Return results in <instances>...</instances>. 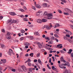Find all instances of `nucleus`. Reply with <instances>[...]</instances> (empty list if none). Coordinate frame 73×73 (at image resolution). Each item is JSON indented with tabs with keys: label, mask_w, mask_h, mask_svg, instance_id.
I'll use <instances>...</instances> for the list:
<instances>
[{
	"label": "nucleus",
	"mask_w": 73,
	"mask_h": 73,
	"mask_svg": "<svg viewBox=\"0 0 73 73\" xmlns=\"http://www.w3.org/2000/svg\"><path fill=\"white\" fill-rule=\"evenodd\" d=\"M64 15H69V13H68L64 12Z\"/></svg>",
	"instance_id": "35"
},
{
	"label": "nucleus",
	"mask_w": 73,
	"mask_h": 73,
	"mask_svg": "<svg viewBox=\"0 0 73 73\" xmlns=\"http://www.w3.org/2000/svg\"><path fill=\"white\" fill-rule=\"evenodd\" d=\"M32 9H34V10H36V7H35V6H32Z\"/></svg>",
	"instance_id": "44"
},
{
	"label": "nucleus",
	"mask_w": 73,
	"mask_h": 73,
	"mask_svg": "<svg viewBox=\"0 0 73 73\" xmlns=\"http://www.w3.org/2000/svg\"><path fill=\"white\" fill-rule=\"evenodd\" d=\"M49 27H50V28H52V23H50L49 24Z\"/></svg>",
	"instance_id": "38"
},
{
	"label": "nucleus",
	"mask_w": 73,
	"mask_h": 73,
	"mask_svg": "<svg viewBox=\"0 0 73 73\" xmlns=\"http://www.w3.org/2000/svg\"><path fill=\"white\" fill-rule=\"evenodd\" d=\"M14 42H19V40H14Z\"/></svg>",
	"instance_id": "54"
},
{
	"label": "nucleus",
	"mask_w": 73,
	"mask_h": 73,
	"mask_svg": "<svg viewBox=\"0 0 73 73\" xmlns=\"http://www.w3.org/2000/svg\"><path fill=\"white\" fill-rule=\"evenodd\" d=\"M6 37L7 39L9 40L10 39H11V36L6 35Z\"/></svg>",
	"instance_id": "14"
},
{
	"label": "nucleus",
	"mask_w": 73,
	"mask_h": 73,
	"mask_svg": "<svg viewBox=\"0 0 73 73\" xmlns=\"http://www.w3.org/2000/svg\"><path fill=\"white\" fill-rule=\"evenodd\" d=\"M11 71H12V72H16V69H14L13 68L12 69Z\"/></svg>",
	"instance_id": "36"
},
{
	"label": "nucleus",
	"mask_w": 73,
	"mask_h": 73,
	"mask_svg": "<svg viewBox=\"0 0 73 73\" xmlns=\"http://www.w3.org/2000/svg\"><path fill=\"white\" fill-rule=\"evenodd\" d=\"M25 37H21L20 40V41H22V40H24V38Z\"/></svg>",
	"instance_id": "27"
},
{
	"label": "nucleus",
	"mask_w": 73,
	"mask_h": 73,
	"mask_svg": "<svg viewBox=\"0 0 73 73\" xmlns=\"http://www.w3.org/2000/svg\"><path fill=\"white\" fill-rule=\"evenodd\" d=\"M54 33H56V34H58V33L56 31H55L54 32Z\"/></svg>",
	"instance_id": "60"
},
{
	"label": "nucleus",
	"mask_w": 73,
	"mask_h": 73,
	"mask_svg": "<svg viewBox=\"0 0 73 73\" xmlns=\"http://www.w3.org/2000/svg\"><path fill=\"white\" fill-rule=\"evenodd\" d=\"M25 57H28L29 56V54H27L25 55Z\"/></svg>",
	"instance_id": "56"
},
{
	"label": "nucleus",
	"mask_w": 73,
	"mask_h": 73,
	"mask_svg": "<svg viewBox=\"0 0 73 73\" xmlns=\"http://www.w3.org/2000/svg\"><path fill=\"white\" fill-rule=\"evenodd\" d=\"M43 5L44 7H47V4L46 3H43Z\"/></svg>",
	"instance_id": "23"
},
{
	"label": "nucleus",
	"mask_w": 73,
	"mask_h": 73,
	"mask_svg": "<svg viewBox=\"0 0 73 73\" xmlns=\"http://www.w3.org/2000/svg\"><path fill=\"white\" fill-rule=\"evenodd\" d=\"M57 47H58L59 48H62V44H58L57 45Z\"/></svg>",
	"instance_id": "10"
},
{
	"label": "nucleus",
	"mask_w": 73,
	"mask_h": 73,
	"mask_svg": "<svg viewBox=\"0 0 73 73\" xmlns=\"http://www.w3.org/2000/svg\"><path fill=\"white\" fill-rule=\"evenodd\" d=\"M25 48L26 49H27V48H29V47H28V46H25Z\"/></svg>",
	"instance_id": "63"
},
{
	"label": "nucleus",
	"mask_w": 73,
	"mask_h": 73,
	"mask_svg": "<svg viewBox=\"0 0 73 73\" xmlns=\"http://www.w3.org/2000/svg\"><path fill=\"white\" fill-rule=\"evenodd\" d=\"M33 54H34L33 53H31L29 54V56H31V57H33Z\"/></svg>",
	"instance_id": "22"
},
{
	"label": "nucleus",
	"mask_w": 73,
	"mask_h": 73,
	"mask_svg": "<svg viewBox=\"0 0 73 73\" xmlns=\"http://www.w3.org/2000/svg\"><path fill=\"white\" fill-rule=\"evenodd\" d=\"M72 51H73V50L72 49H70L69 50V51L67 52L68 54H71V57L73 58V53H72Z\"/></svg>",
	"instance_id": "2"
},
{
	"label": "nucleus",
	"mask_w": 73,
	"mask_h": 73,
	"mask_svg": "<svg viewBox=\"0 0 73 73\" xmlns=\"http://www.w3.org/2000/svg\"><path fill=\"white\" fill-rule=\"evenodd\" d=\"M16 20H12V24H13V23H16Z\"/></svg>",
	"instance_id": "31"
},
{
	"label": "nucleus",
	"mask_w": 73,
	"mask_h": 73,
	"mask_svg": "<svg viewBox=\"0 0 73 73\" xmlns=\"http://www.w3.org/2000/svg\"><path fill=\"white\" fill-rule=\"evenodd\" d=\"M35 6L37 8L39 9V8H41V7L40 6V5H38V4H37Z\"/></svg>",
	"instance_id": "17"
},
{
	"label": "nucleus",
	"mask_w": 73,
	"mask_h": 73,
	"mask_svg": "<svg viewBox=\"0 0 73 73\" xmlns=\"http://www.w3.org/2000/svg\"><path fill=\"white\" fill-rule=\"evenodd\" d=\"M19 11L22 12H25V10L23 9H20Z\"/></svg>",
	"instance_id": "25"
},
{
	"label": "nucleus",
	"mask_w": 73,
	"mask_h": 73,
	"mask_svg": "<svg viewBox=\"0 0 73 73\" xmlns=\"http://www.w3.org/2000/svg\"><path fill=\"white\" fill-rule=\"evenodd\" d=\"M43 15L44 16H46V15H47V17L46 18V19L48 20L51 19L52 18V17H51L53 16V15H52V14H48V13L46 11L44 12Z\"/></svg>",
	"instance_id": "1"
},
{
	"label": "nucleus",
	"mask_w": 73,
	"mask_h": 73,
	"mask_svg": "<svg viewBox=\"0 0 73 73\" xmlns=\"http://www.w3.org/2000/svg\"><path fill=\"white\" fill-rule=\"evenodd\" d=\"M47 21H48L47 19H42V22H43V23H46Z\"/></svg>",
	"instance_id": "9"
},
{
	"label": "nucleus",
	"mask_w": 73,
	"mask_h": 73,
	"mask_svg": "<svg viewBox=\"0 0 73 73\" xmlns=\"http://www.w3.org/2000/svg\"><path fill=\"white\" fill-rule=\"evenodd\" d=\"M37 61V59H35L34 60V62H36Z\"/></svg>",
	"instance_id": "57"
},
{
	"label": "nucleus",
	"mask_w": 73,
	"mask_h": 73,
	"mask_svg": "<svg viewBox=\"0 0 73 73\" xmlns=\"http://www.w3.org/2000/svg\"><path fill=\"white\" fill-rule=\"evenodd\" d=\"M68 33L70 35H72V33L69 31H68Z\"/></svg>",
	"instance_id": "33"
},
{
	"label": "nucleus",
	"mask_w": 73,
	"mask_h": 73,
	"mask_svg": "<svg viewBox=\"0 0 73 73\" xmlns=\"http://www.w3.org/2000/svg\"><path fill=\"white\" fill-rule=\"evenodd\" d=\"M51 58H50L49 60V62L50 63H51Z\"/></svg>",
	"instance_id": "61"
},
{
	"label": "nucleus",
	"mask_w": 73,
	"mask_h": 73,
	"mask_svg": "<svg viewBox=\"0 0 73 73\" xmlns=\"http://www.w3.org/2000/svg\"><path fill=\"white\" fill-rule=\"evenodd\" d=\"M12 19L9 20L6 22V23L8 24L10 23L12 24Z\"/></svg>",
	"instance_id": "7"
},
{
	"label": "nucleus",
	"mask_w": 73,
	"mask_h": 73,
	"mask_svg": "<svg viewBox=\"0 0 73 73\" xmlns=\"http://www.w3.org/2000/svg\"><path fill=\"white\" fill-rule=\"evenodd\" d=\"M25 31L24 30H21L20 31L21 33H25Z\"/></svg>",
	"instance_id": "46"
},
{
	"label": "nucleus",
	"mask_w": 73,
	"mask_h": 73,
	"mask_svg": "<svg viewBox=\"0 0 73 73\" xmlns=\"http://www.w3.org/2000/svg\"><path fill=\"white\" fill-rule=\"evenodd\" d=\"M21 67L24 72H26L27 71V69H26V67H25V66H23Z\"/></svg>",
	"instance_id": "5"
},
{
	"label": "nucleus",
	"mask_w": 73,
	"mask_h": 73,
	"mask_svg": "<svg viewBox=\"0 0 73 73\" xmlns=\"http://www.w3.org/2000/svg\"><path fill=\"white\" fill-rule=\"evenodd\" d=\"M33 70V68H30L29 69V72H32Z\"/></svg>",
	"instance_id": "41"
},
{
	"label": "nucleus",
	"mask_w": 73,
	"mask_h": 73,
	"mask_svg": "<svg viewBox=\"0 0 73 73\" xmlns=\"http://www.w3.org/2000/svg\"><path fill=\"white\" fill-rule=\"evenodd\" d=\"M66 65L67 66L69 67L70 66V64H69V63L68 62H66Z\"/></svg>",
	"instance_id": "16"
},
{
	"label": "nucleus",
	"mask_w": 73,
	"mask_h": 73,
	"mask_svg": "<svg viewBox=\"0 0 73 73\" xmlns=\"http://www.w3.org/2000/svg\"><path fill=\"white\" fill-rule=\"evenodd\" d=\"M69 9H68V8H65L64 9L65 11H66V12H68V11H69Z\"/></svg>",
	"instance_id": "24"
},
{
	"label": "nucleus",
	"mask_w": 73,
	"mask_h": 73,
	"mask_svg": "<svg viewBox=\"0 0 73 73\" xmlns=\"http://www.w3.org/2000/svg\"><path fill=\"white\" fill-rule=\"evenodd\" d=\"M27 61L28 62H31V60L29 58H28V60Z\"/></svg>",
	"instance_id": "50"
},
{
	"label": "nucleus",
	"mask_w": 73,
	"mask_h": 73,
	"mask_svg": "<svg viewBox=\"0 0 73 73\" xmlns=\"http://www.w3.org/2000/svg\"><path fill=\"white\" fill-rule=\"evenodd\" d=\"M60 52H61V53H64V51L62 50H60Z\"/></svg>",
	"instance_id": "53"
},
{
	"label": "nucleus",
	"mask_w": 73,
	"mask_h": 73,
	"mask_svg": "<svg viewBox=\"0 0 73 73\" xmlns=\"http://www.w3.org/2000/svg\"><path fill=\"white\" fill-rule=\"evenodd\" d=\"M59 67L60 68H62V69H63V68H64V65L62 64H59Z\"/></svg>",
	"instance_id": "15"
},
{
	"label": "nucleus",
	"mask_w": 73,
	"mask_h": 73,
	"mask_svg": "<svg viewBox=\"0 0 73 73\" xmlns=\"http://www.w3.org/2000/svg\"><path fill=\"white\" fill-rule=\"evenodd\" d=\"M1 46L2 48H5V45H4V44H2L1 45Z\"/></svg>",
	"instance_id": "40"
},
{
	"label": "nucleus",
	"mask_w": 73,
	"mask_h": 73,
	"mask_svg": "<svg viewBox=\"0 0 73 73\" xmlns=\"http://www.w3.org/2000/svg\"><path fill=\"white\" fill-rule=\"evenodd\" d=\"M60 25L58 23H56V25H55V26L54 27V28H56V27H60Z\"/></svg>",
	"instance_id": "12"
},
{
	"label": "nucleus",
	"mask_w": 73,
	"mask_h": 73,
	"mask_svg": "<svg viewBox=\"0 0 73 73\" xmlns=\"http://www.w3.org/2000/svg\"><path fill=\"white\" fill-rule=\"evenodd\" d=\"M54 36H55V37H56L57 38H58V36L57 35V34H54Z\"/></svg>",
	"instance_id": "43"
},
{
	"label": "nucleus",
	"mask_w": 73,
	"mask_h": 73,
	"mask_svg": "<svg viewBox=\"0 0 73 73\" xmlns=\"http://www.w3.org/2000/svg\"><path fill=\"white\" fill-rule=\"evenodd\" d=\"M1 60L2 62V63H3V64H5L6 63V62H7V60L5 59H1Z\"/></svg>",
	"instance_id": "4"
},
{
	"label": "nucleus",
	"mask_w": 73,
	"mask_h": 73,
	"mask_svg": "<svg viewBox=\"0 0 73 73\" xmlns=\"http://www.w3.org/2000/svg\"><path fill=\"white\" fill-rule=\"evenodd\" d=\"M46 29H47L48 30H50V29H51V28L50 27H49L48 25H47L46 26Z\"/></svg>",
	"instance_id": "19"
},
{
	"label": "nucleus",
	"mask_w": 73,
	"mask_h": 73,
	"mask_svg": "<svg viewBox=\"0 0 73 73\" xmlns=\"http://www.w3.org/2000/svg\"><path fill=\"white\" fill-rule=\"evenodd\" d=\"M53 41L51 40H50L49 41V42H48V44H53Z\"/></svg>",
	"instance_id": "18"
},
{
	"label": "nucleus",
	"mask_w": 73,
	"mask_h": 73,
	"mask_svg": "<svg viewBox=\"0 0 73 73\" xmlns=\"http://www.w3.org/2000/svg\"><path fill=\"white\" fill-rule=\"evenodd\" d=\"M65 73H71V71L70 70H66L65 72Z\"/></svg>",
	"instance_id": "13"
},
{
	"label": "nucleus",
	"mask_w": 73,
	"mask_h": 73,
	"mask_svg": "<svg viewBox=\"0 0 73 73\" xmlns=\"http://www.w3.org/2000/svg\"><path fill=\"white\" fill-rule=\"evenodd\" d=\"M54 39V37L52 36V37L51 38V40H53Z\"/></svg>",
	"instance_id": "58"
},
{
	"label": "nucleus",
	"mask_w": 73,
	"mask_h": 73,
	"mask_svg": "<svg viewBox=\"0 0 73 73\" xmlns=\"http://www.w3.org/2000/svg\"><path fill=\"white\" fill-rule=\"evenodd\" d=\"M34 34L35 35H37V32H35L34 33Z\"/></svg>",
	"instance_id": "64"
},
{
	"label": "nucleus",
	"mask_w": 73,
	"mask_h": 73,
	"mask_svg": "<svg viewBox=\"0 0 73 73\" xmlns=\"http://www.w3.org/2000/svg\"><path fill=\"white\" fill-rule=\"evenodd\" d=\"M36 13V16H40V14H38V13H37V12Z\"/></svg>",
	"instance_id": "47"
},
{
	"label": "nucleus",
	"mask_w": 73,
	"mask_h": 73,
	"mask_svg": "<svg viewBox=\"0 0 73 73\" xmlns=\"http://www.w3.org/2000/svg\"><path fill=\"white\" fill-rule=\"evenodd\" d=\"M68 12H69L70 13H72V11H71L70 9H69Z\"/></svg>",
	"instance_id": "52"
},
{
	"label": "nucleus",
	"mask_w": 73,
	"mask_h": 73,
	"mask_svg": "<svg viewBox=\"0 0 73 73\" xmlns=\"http://www.w3.org/2000/svg\"><path fill=\"white\" fill-rule=\"evenodd\" d=\"M8 54L10 55V56H11L12 54H14V53H13V51H12V50L11 49H9V51L7 52Z\"/></svg>",
	"instance_id": "3"
},
{
	"label": "nucleus",
	"mask_w": 73,
	"mask_h": 73,
	"mask_svg": "<svg viewBox=\"0 0 73 73\" xmlns=\"http://www.w3.org/2000/svg\"><path fill=\"white\" fill-rule=\"evenodd\" d=\"M42 11H38L37 12V13H42Z\"/></svg>",
	"instance_id": "37"
},
{
	"label": "nucleus",
	"mask_w": 73,
	"mask_h": 73,
	"mask_svg": "<svg viewBox=\"0 0 73 73\" xmlns=\"http://www.w3.org/2000/svg\"><path fill=\"white\" fill-rule=\"evenodd\" d=\"M55 40L56 42H58V39H57V38H56L55 39Z\"/></svg>",
	"instance_id": "59"
},
{
	"label": "nucleus",
	"mask_w": 73,
	"mask_h": 73,
	"mask_svg": "<svg viewBox=\"0 0 73 73\" xmlns=\"http://www.w3.org/2000/svg\"><path fill=\"white\" fill-rule=\"evenodd\" d=\"M60 61H64V58H63V57H61L60 58Z\"/></svg>",
	"instance_id": "32"
},
{
	"label": "nucleus",
	"mask_w": 73,
	"mask_h": 73,
	"mask_svg": "<svg viewBox=\"0 0 73 73\" xmlns=\"http://www.w3.org/2000/svg\"><path fill=\"white\" fill-rule=\"evenodd\" d=\"M45 38L46 40H49V37H46L45 36Z\"/></svg>",
	"instance_id": "48"
},
{
	"label": "nucleus",
	"mask_w": 73,
	"mask_h": 73,
	"mask_svg": "<svg viewBox=\"0 0 73 73\" xmlns=\"http://www.w3.org/2000/svg\"><path fill=\"white\" fill-rule=\"evenodd\" d=\"M37 21L38 23H42V20H41L40 19H38L37 20Z\"/></svg>",
	"instance_id": "11"
},
{
	"label": "nucleus",
	"mask_w": 73,
	"mask_h": 73,
	"mask_svg": "<svg viewBox=\"0 0 73 73\" xmlns=\"http://www.w3.org/2000/svg\"><path fill=\"white\" fill-rule=\"evenodd\" d=\"M62 1L64 3H66V1L65 0H62Z\"/></svg>",
	"instance_id": "55"
},
{
	"label": "nucleus",
	"mask_w": 73,
	"mask_h": 73,
	"mask_svg": "<svg viewBox=\"0 0 73 73\" xmlns=\"http://www.w3.org/2000/svg\"><path fill=\"white\" fill-rule=\"evenodd\" d=\"M23 20L24 21H28V19H27V18H24L23 19Z\"/></svg>",
	"instance_id": "26"
},
{
	"label": "nucleus",
	"mask_w": 73,
	"mask_h": 73,
	"mask_svg": "<svg viewBox=\"0 0 73 73\" xmlns=\"http://www.w3.org/2000/svg\"><path fill=\"white\" fill-rule=\"evenodd\" d=\"M39 47V48H41V46H42V45H41V44H40L38 46Z\"/></svg>",
	"instance_id": "62"
},
{
	"label": "nucleus",
	"mask_w": 73,
	"mask_h": 73,
	"mask_svg": "<svg viewBox=\"0 0 73 73\" xmlns=\"http://www.w3.org/2000/svg\"><path fill=\"white\" fill-rule=\"evenodd\" d=\"M1 31L2 32H3V33H5V31L4 29H1Z\"/></svg>",
	"instance_id": "39"
},
{
	"label": "nucleus",
	"mask_w": 73,
	"mask_h": 73,
	"mask_svg": "<svg viewBox=\"0 0 73 73\" xmlns=\"http://www.w3.org/2000/svg\"><path fill=\"white\" fill-rule=\"evenodd\" d=\"M47 49H48V50H53V49L50 48H48Z\"/></svg>",
	"instance_id": "29"
},
{
	"label": "nucleus",
	"mask_w": 73,
	"mask_h": 73,
	"mask_svg": "<svg viewBox=\"0 0 73 73\" xmlns=\"http://www.w3.org/2000/svg\"><path fill=\"white\" fill-rule=\"evenodd\" d=\"M28 65L29 66H31L32 65V64L31 62H29L28 63Z\"/></svg>",
	"instance_id": "49"
},
{
	"label": "nucleus",
	"mask_w": 73,
	"mask_h": 73,
	"mask_svg": "<svg viewBox=\"0 0 73 73\" xmlns=\"http://www.w3.org/2000/svg\"><path fill=\"white\" fill-rule=\"evenodd\" d=\"M24 45H25L26 46H29V43L26 42L25 43Z\"/></svg>",
	"instance_id": "20"
},
{
	"label": "nucleus",
	"mask_w": 73,
	"mask_h": 73,
	"mask_svg": "<svg viewBox=\"0 0 73 73\" xmlns=\"http://www.w3.org/2000/svg\"><path fill=\"white\" fill-rule=\"evenodd\" d=\"M66 40H67V41H68L69 42H70V43L72 42V40L70 39L69 38H68L67 37H66Z\"/></svg>",
	"instance_id": "6"
},
{
	"label": "nucleus",
	"mask_w": 73,
	"mask_h": 73,
	"mask_svg": "<svg viewBox=\"0 0 73 73\" xmlns=\"http://www.w3.org/2000/svg\"><path fill=\"white\" fill-rule=\"evenodd\" d=\"M29 38L30 39V40H33V36H30L29 37Z\"/></svg>",
	"instance_id": "34"
},
{
	"label": "nucleus",
	"mask_w": 73,
	"mask_h": 73,
	"mask_svg": "<svg viewBox=\"0 0 73 73\" xmlns=\"http://www.w3.org/2000/svg\"><path fill=\"white\" fill-rule=\"evenodd\" d=\"M9 14L12 16H15V15H16V13H15V12H10Z\"/></svg>",
	"instance_id": "8"
},
{
	"label": "nucleus",
	"mask_w": 73,
	"mask_h": 73,
	"mask_svg": "<svg viewBox=\"0 0 73 73\" xmlns=\"http://www.w3.org/2000/svg\"><path fill=\"white\" fill-rule=\"evenodd\" d=\"M23 8L24 9H25V10H27V7H26L25 6H23Z\"/></svg>",
	"instance_id": "42"
},
{
	"label": "nucleus",
	"mask_w": 73,
	"mask_h": 73,
	"mask_svg": "<svg viewBox=\"0 0 73 73\" xmlns=\"http://www.w3.org/2000/svg\"><path fill=\"white\" fill-rule=\"evenodd\" d=\"M11 33L9 32H8L7 34V36H10Z\"/></svg>",
	"instance_id": "28"
},
{
	"label": "nucleus",
	"mask_w": 73,
	"mask_h": 73,
	"mask_svg": "<svg viewBox=\"0 0 73 73\" xmlns=\"http://www.w3.org/2000/svg\"><path fill=\"white\" fill-rule=\"evenodd\" d=\"M66 37H69V38H70V35H69L67 34L66 35Z\"/></svg>",
	"instance_id": "51"
},
{
	"label": "nucleus",
	"mask_w": 73,
	"mask_h": 73,
	"mask_svg": "<svg viewBox=\"0 0 73 73\" xmlns=\"http://www.w3.org/2000/svg\"><path fill=\"white\" fill-rule=\"evenodd\" d=\"M38 61L39 64H40L41 65H42V64H41V60L40 59H38Z\"/></svg>",
	"instance_id": "21"
},
{
	"label": "nucleus",
	"mask_w": 73,
	"mask_h": 73,
	"mask_svg": "<svg viewBox=\"0 0 73 73\" xmlns=\"http://www.w3.org/2000/svg\"><path fill=\"white\" fill-rule=\"evenodd\" d=\"M58 11L59 12V13H62V11L60 9H58Z\"/></svg>",
	"instance_id": "30"
},
{
	"label": "nucleus",
	"mask_w": 73,
	"mask_h": 73,
	"mask_svg": "<svg viewBox=\"0 0 73 73\" xmlns=\"http://www.w3.org/2000/svg\"><path fill=\"white\" fill-rule=\"evenodd\" d=\"M40 52H39L37 54V57H38L39 56H40Z\"/></svg>",
	"instance_id": "45"
}]
</instances>
